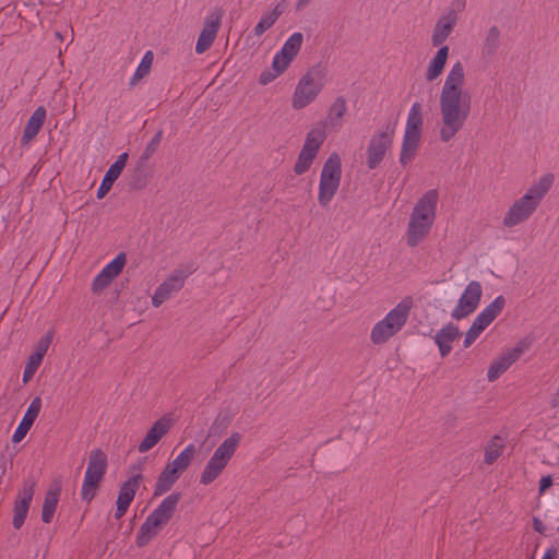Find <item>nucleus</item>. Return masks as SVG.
I'll use <instances>...</instances> for the list:
<instances>
[{
	"label": "nucleus",
	"instance_id": "obj_15",
	"mask_svg": "<svg viewBox=\"0 0 559 559\" xmlns=\"http://www.w3.org/2000/svg\"><path fill=\"white\" fill-rule=\"evenodd\" d=\"M191 267L177 269L171 272L164 281L158 285L152 296V305L159 307L173 295L178 293L185 285L186 280L192 274Z\"/></svg>",
	"mask_w": 559,
	"mask_h": 559
},
{
	"label": "nucleus",
	"instance_id": "obj_14",
	"mask_svg": "<svg viewBox=\"0 0 559 559\" xmlns=\"http://www.w3.org/2000/svg\"><path fill=\"white\" fill-rule=\"evenodd\" d=\"M483 297V286L477 281H471L463 289L455 306L451 310L453 320H463L471 316L479 306Z\"/></svg>",
	"mask_w": 559,
	"mask_h": 559
},
{
	"label": "nucleus",
	"instance_id": "obj_37",
	"mask_svg": "<svg viewBox=\"0 0 559 559\" xmlns=\"http://www.w3.org/2000/svg\"><path fill=\"white\" fill-rule=\"evenodd\" d=\"M52 341V332H47L45 335H43L38 342L36 343L34 350L31 355L38 357L40 359H44L46 353L48 352V348Z\"/></svg>",
	"mask_w": 559,
	"mask_h": 559
},
{
	"label": "nucleus",
	"instance_id": "obj_30",
	"mask_svg": "<svg viewBox=\"0 0 559 559\" xmlns=\"http://www.w3.org/2000/svg\"><path fill=\"white\" fill-rule=\"evenodd\" d=\"M195 452V444L189 443L173 461L168 462L166 466L181 476V474L191 465Z\"/></svg>",
	"mask_w": 559,
	"mask_h": 559
},
{
	"label": "nucleus",
	"instance_id": "obj_9",
	"mask_svg": "<svg viewBox=\"0 0 559 559\" xmlns=\"http://www.w3.org/2000/svg\"><path fill=\"white\" fill-rule=\"evenodd\" d=\"M304 41L301 33H293L283 44L282 48L274 55L270 69H265L259 76L261 85H269L283 75L292 62L298 56Z\"/></svg>",
	"mask_w": 559,
	"mask_h": 559
},
{
	"label": "nucleus",
	"instance_id": "obj_12",
	"mask_svg": "<svg viewBox=\"0 0 559 559\" xmlns=\"http://www.w3.org/2000/svg\"><path fill=\"white\" fill-rule=\"evenodd\" d=\"M506 306V298L497 296L490 304L474 318L469 328L464 334L463 347H471L481 333L497 319Z\"/></svg>",
	"mask_w": 559,
	"mask_h": 559
},
{
	"label": "nucleus",
	"instance_id": "obj_6",
	"mask_svg": "<svg viewBox=\"0 0 559 559\" xmlns=\"http://www.w3.org/2000/svg\"><path fill=\"white\" fill-rule=\"evenodd\" d=\"M242 436L234 431L215 448L200 472L199 481L203 486H210L217 480L229 465L240 447Z\"/></svg>",
	"mask_w": 559,
	"mask_h": 559
},
{
	"label": "nucleus",
	"instance_id": "obj_22",
	"mask_svg": "<svg viewBox=\"0 0 559 559\" xmlns=\"http://www.w3.org/2000/svg\"><path fill=\"white\" fill-rule=\"evenodd\" d=\"M222 15V11L217 10L206 17L205 24L197 40V53H203L212 46L221 26Z\"/></svg>",
	"mask_w": 559,
	"mask_h": 559
},
{
	"label": "nucleus",
	"instance_id": "obj_24",
	"mask_svg": "<svg viewBox=\"0 0 559 559\" xmlns=\"http://www.w3.org/2000/svg\"><path fill=\"white\" fill-rule=\"evenodd\" d=\"M40 408H41L40 397L33 399L32 402L29 403L22 420L20 421L19 426L16 427V429L12 436V441L14 443H19L20 441H22L25 438V436L32 428L34 421L36 420V418L40 412Z\"/></svg>",
	"mask_w": 559,
	"mask_h": 559
},
{
	"label": "nucleus",
	"instance_id": "obj_19",
	"mask_svg": "<svg viewBox=\"0 0 559 559\" xmlns=\"http://www.w3.org/2000/svg\"><path fill=\"white\" fill-rule=\"evenodd\" d=\"M174 420L170 416H163L157 419L147 430L138 445L140 453H146L153 449L171 429Z\"/></svg>",
	"mask_w": 559,
	"mask_h": 559
},
{
	"label": "nucleus",
	"instance_id": "obj_33",
	"mask_svg": "<svg viewBox=\"0 0 559 559\" xmlns=\"http://www.w3.org/2000/svg\"><path fill=\"white\" fill-rule=\"evenodd\" d=\"M162 531L152 520L147 516L138 530L135 543L139 547L150 544Z\"/></svg>",
	"mask_w": 559,
	"mask_h": 559
},
{
	"label": "nucleus",
	"instance_id": "obj_13",
	"mask_svg": "<svg viewBox=\"0 0 559 559\" xmlns=\"http://www.w3.org/2000/svg\"><path fill=\"white\" fill-rule=\"evenodd\" d=\"M394 127L377 130L369 139L366 147V165L369 169L378 168L391 151L394 142Z\"/></svg>",
	"mask_w": 559,
	"mask_h": 559
},
{
	"label": "nucleus",
	"instance_id": "obj_36",
	"mask_svg": "<svg viewBox=\"0 0 559 559\" xmlns=\"http://www.w3.org/2000/svg\"><path fill=\"white\" fill-rule=\"evenodd\" d=\"M41 362L43 359L35 357L33 355L28 356L23 370V383H28L33 379L34 374L38 370Z\"/></svg>",
	"mask_w": 559,
	"mask_h": 559
},
{
	"label": "nucleus",
	"instance_id": "obj_7",
	"mask_svg": "<svg viewBox=\"0 0 559 559\" xmlns=\"http://www.w3.org/2000/svg\"><path fill=\"white\" fill-rule=\"evenodd\" d=\"M326 84V74L322 69L312 68L297 81L290 97L294 110H302L310 106L322 93Z\"/></svg>",
	"mask_w": 559,
	"mask_h": 559
},
{
	"label": "nucleus",
	"instance_id": "obj_32",
	"mask_svg": "<svg viewBox=\"0 0 559 559\" xmlns=\"http://www.w3.org/2000/svg\"><path fill=\"white\" fill-rule=\"evenodd\" d=\"M180 478V475L168 468L166 465L157 477L154 486V496L158 497L171 489Z\"/></svg>",
	"mask_w": 559,
	"mask_h": 559
},
{
	"label": "nucleus",
	"instance_id": "obj_8",
	"mask_svg": "<svg viewBox=\"0 0 559 559\" xmlns=\"http://www.w3.org/2000/svg\"><path fill=\"white\" fill-rule=\"evenodd\" d=\"M343 175V160L337 152H331L324 159L318 183L317 200L321 206H326L336 195Z\"/></svg>",
	"mask_w": 559,
	"mask_h": 559
},
{
	"label": "nucleus",
	"instance_id": "obj_11",
	"mask_svg": "<svg viewBox=\"0 0 559 559\" xmlns=\"http://www.w3.org/2000/svg\"><path fill=\"white\" fill-rule=\"evenodd\" d=\"M108 467V459L104 451L95 449L88 455L87 466L81 488V497L91 502L96 496Z\"/></svg>",
	"mask_w": 559,
	"mask_h": 559
},
{
	"label": "nucleus",
	"instance_id": "obj_41",
	"mask_svg": "<svg viewBox=\"0 0 559 559\" xmlns=\"http://www.w3.org/2000/svg\"><path fill=\"white\" fill-rule=\"evenodd\" d=\"M557 558V549L556 548H549L545 551L543 557L540 559H556Z\"/></svg>",
	"mask_w": 559,
	"mask_h": 559
},
{
	"label": "nucleus",
	"instance_id": "obj_34",
	"mask_svg": "<svg viewBox=\"0 0 559 559\" xmlns=\"http://www.w3.org/2000/svg\"><path fill=\"white\" fill-rule=\"evenodd\" d=\"M506 442L500 436L492 437L486 444L484 451V461L490 465L495 463L503 453Z\"/></svg>",
	"mask_w": 559,
	"mask_h": 559
},
{
	"label": "nucleus",
	"instance_id": "obj_43",
	"mask_svg": "<svg viewBox=\"0 0 559 559\" xmlns=\"http://www.w3.org/2000/svg\"><path fill=\"white\" fill-rule=\"evenodd\" d=\"M160 138H162V132H158L154 139H153V143L154 144H157L159 141H160Z\"/></svg>",
	"mask_w": 559,
	"mask_h": 559
},
{
	"label": "nucleus",
	"instance_id": "obj_5",
	"mask_svg": "<svg viewBox=\"0 0 559 559\" xmlns=\"http://www.w3.org/2000/svg\"><path fill=\"white\" fill-rule=\"evenodd\" d=\"M413 308V299L404 297L385 316L377 321L370 330V342L380 346L386 344L406 325Z\"/></svg>",
	"mask_w": 559,
	"mask_h": 559
},
{
	"label": "nucleus",
	"instance_id": "obj_17",
	"mask_svg": "<svg viewBox=\"0 0 559 559\" xmlns=\"http://www.w3.org/2000/svg\"><path fill=\"white\" fill-rule=\"evenodd\" d=\"M124 253H119L108 262L94 277L91 289L94 294H100L119 276L126 265Z\"/></svg>",
	"mask_w": 559,
	"mask_h": 559
},
{
	"label": "nucleus",
	"instance_id": "obj_21",
	"mask_svg": "<svg viewBox=\"0 0 559 559\" xmlns=\"http://www.w3.org/2000/svg\"><path fill=\"white\" fill-rule=\"evenodd\" d=\"M457 24V13L453 9L445 10L437 20L431 33V44L442 46Z\"/></svg>",
	"mask_w": 559,
	"mask_h": 559
},
{
	"label": "nucleus",
	"instance_id": "obj_26",
	"mask_svg": "<svg viewBox=\"0 0 559 559\" xmlns=\"http://www.w3.org/2000/svg\"><path fill=\"white\" fill-rule=\"evenodd\" d=\"M449 52V47L447 45H442L429 59L425 69V79L428 82H433L441 76L448 62Z\"/></svg>",
	"mask_w": 559,
	"mask_h": 559
},
{
	"label": "nucleus",
	"instance_id": "obj_25",
	"mask_svg": "<svg viewBox=\"0 0 559 559\" xmlns=\"http://www.w3.org/2000/svg\"><path fill=\"white\" fill-rule=\"evenodd\" d=\"M461 335L459 326L453 323H448L442 326L433 335V341L438 346L441 357H447L452 350V344Z\"/></svg>",
	"mask_w": 559,
	"mask_h": 559
},
{
	"label": "nucleus",
	"instance_id": "obj_39",
	"mask_svg": "<svg viewBox=\"0 0 559 559\" xmlns=\"http://www.w3.org/2000/svg\"><path fill=\"white\" fill-rule=\"evenodd\" d=\"M499 41V31L496 27H491L486 36L485 44L490 48H496Z\"/></svg>",
	"mask_w": 559,
	"mask_h": 559
},
{
	"label": "nucleus",
	"instance_id": "obj_3",
	"mask_svg": "<svg viewBox=\"0 0 559 559\" xmlns=\"http://www.w3.org/2000/svg\"><path fill=\"white\" fill-rule=\"evenodd\" d=\"M440 193L438 189H429L420 194L409 214L405 239L408 246L415 247L430 234L437 218Z\"/></svg>",
	"mask_w": 559,
	"mask_h": 559
},
{
	"label": "nucleus",
	"instance_id": "obj_2",
	"mask_svg": "<svg viewBox=\"0 0 559 559\" xmlns=\"http://www.w3.org/2000/svg\"><path fill=\"white\" fill-rule=\"evenodd\" d=\"M555 177L547 173L535 179L507 209L502 217L504 228L511 229L527 222L538 210L554 185Z\"/></svg>",
	"mask_w": 559,
	"mask_h": 559
},
{
	"label": "nucleus",
	"instance_id": "obj_42",
	"mask_svg": "<svg viewBox=\"0 0 559 559\" xmlns=\"http://www.w3.org/2000/svg\"><path fill=\"white\" fill-rule=\"evenodd\" d=\"M533 525H534V530L538 533H544L545 532V526L543 524V522L538 519H534V522H533Z\"/></svg>",
	"mask_w": 559,
	"mask_h": 559
},
{
	"label": "nucleus",
	"instance_id": "obj_44",
	"mask_svg": "<svg viewBox=\"0 0 559 559\" xmlns=\"http://www.w3.org/2000/svg\"><path fill=\"white\" fill-rule=\"evenodd\" d=\"M308 2H309V0H299V1H298V8H302V7H304V5H306Z\"/></svg>",
	"mask_w": 559,
	"mask_h": 559
},
{
	"label": "nucleus",
	"instance_id": "obj_29",
	"mask_svg": "<svg viewBox=\"0 0 559 559\" xmlns=\"http://www.w3.org/2000/svg\"><path fill=\"white\" fill-rule=\"evenodd\" d=\"M47 117V111L44 107H38L29 117L22 136V142L24 144L31 142L40 131L45 120Z\"/></svg>",
	"mask_w": 559,
	"mask_h": 559
},
{
	"label": "nucleus",
	"instance_id": "obj_16",
	"mask_svg": "<svg viewBox=\"0 0 559 559\" xmlns=\"http://www.w3.org/2000/svg\"><path fill=\"white\" fill-rule=\"evenodd\" d=\"M524 350L525 346L522 343L504 349L489 364L486 374L487 380L493 382L499 379L523 355Z\"/></svg>",
	"mask_w": 559,
	"mask_h": 559
},
{
	"label": "nucleus",
	"instance_id": "obj_28",
	"mask_svg": "<svg viewBox=\"0 0 559 559\" xmlns=\"http://www.w3.org/2000/svg\"><path fill=\"white\" fill-rule=\"evenodd\" d=\"M346 110L347 106L345 99L342 97L336 98L329 108L325 121L319 122L318 124H323L326 133L328 129L337 130L343 124Z\"/></svg>",
	"mask_w": 559,
	"mask_h": 559
},
{
	"label": "nucleus",
	"instance_id": "obj_23",
	"mask_svg": "<svg viewBox=\"0 0 559 559\" xmlns=\"http://www.w3.org/2000/svg\"><path fill=\"white\" fill-rule=\"evenodd\" d=\"M180 493L174 492L165 497L159 504L147 515L158 527L163 530L164 526L174 516L178 503L180 501Z\"/></svg>",
	"mask_w": 559,
	"mask_h": 559
},
{
	"label": "nucleus",
	"instance_id": "obj_40",
	"mask_svg": "<svg viewBox=\"0 0 559 559\" xmlns=\"http://www.w3.org/2000/svg\"><path fill=\"white\" fill-rule=\"evenodd\" d=\"M552 486V477L550 475L544 476L539 480L538 492L544 495L548 488Z\"/></svg>",
	"mask_w": 559,
	"mask_h": 559
},
{
	"label": "nucleus",
	"instance_id": "obj_1",
	"mask_svg": "<svg viewBox=\"0 0 559 559\" xmlns=\"http://www.w3.org/2000/svg\"><path fill=\"white\" fill-rule=\"evenodd\" d=\"M473 110V95L467 87L466 68L455 61L447 71L439 92V140L449 143L464 128Z\"/></svg>",
	"mask_w": 559,
	"mask_h": 559
},
{
	"label": "nucleus",
	"instance_id": "obj_35",
	"mask_svg": "<svg viewBox=\"0 0 559 559\" xmlns=\"http://www.w3.org/2000/svg\"><path fill=\"white\" fill-rule=\"evenodd\" d=\"M278 16H280V12H277L276 10H273L271 12L263 14L260 17L257 25L254 26V29H253L254 34L257 36H261L262 34H264L267 29H270L274 25V23L276 22Z\"/></svg>",
	"mask_w": 559,
	"mask_h": 559
},
{
	"label": "nucleus",
	"instance_id": "obj_31",
	"mask_svg": "<svg viewBox=\"0 0 559 559\" xmlns=\"http://www.w3.org/2000/svg\"><path fill=\"white\" fill-rule=\"evenodd\" d=\"M60 487L58 485L51 486L47 490L41 507V521L44 523H50L52 521L58 507Z\"/></svg>",
	"mask_w": 559,
	"mask_h": 559
},
{
	"label": "nucleus",
	"instance_id": "obj_38",
	"mask_svg": "<svg viewBox=\"0 0 559 559\" xmlns=\"http://www.w3.org/2000/svg\"><path fill=\"white\" fill-rule=\"evenodd\" d=\"M153 59H154L153 52L146 51L144 53V56L142 57V59L135 70L134 76L138 79H142L145 75H147L151 71V68L153 64Z\"/></svg>",
	"mask_w": 559,
	"mask_h": 559
},
{
	"label": "nucleus",
	"instance_id": "obj_20",
	"mask_svg": "<svg viewBox=\"0 0 559 559\" xmlns=\"http://www.w3.org/2000/svg\"><path fill=\"white\" fill-rule=\"evenodd\" d=\"M142 480L141 474H135L130 476L122 485L120 486L118 498L116 501V512L115 516L120 519L126 514L128 508L133 501L135 493L140 487Z\"/></svg>",
	"mask_w": 559,
	"mask_h": 559
},
{
	"label": "nucleus",
	"instance_id": "obj_10",
	"mask_svg": "<svg viewBox=\"0 0 559 559\" xmlns=\"http://www.w3.org/2000/svg\"><path fill=\"white\" fill-rule=\"evenodd\" d=\"M325 140L326 132L323 124H314L308 130L293 166V170L297 176H301L310 170Z\"/></svg>",
	"mask_w": 559,
	"mask_h": 559
},
{
	"label": "nucleus",
	"instance_id": "obj_27",
	"mask_svg": "<svg viewBox=\"0 0 559 559\" xmlns=\"http://www.w3.org/2000/svg\"><path fill=\"white\" fill-rule=\"evenodd\" d=\"M127 159L128 154L122 153L118 156L116 162L110 165L97 189L98 199H103L109 192L114 182L119 178L123 168L126 167Z\"/></svg>",
	"mask_w": 559,
	"mask_h": 559
},
{
	"label": "nucleus",
	"instance_id": "obj_4",
	"mask_svg": "<svg viewBox=\"0 0 559 559\" xmlns=\"http://www.w3.org/2000/svg\"><path fill=\"white\" fill-rule=\"evenodd\" d=\"M425 111L420 102L411 105L403 127L399 164L406 169L414 163L423 144Z\"/></svg>",
	"mask_w": 559,
	"mask_h": 559
},
{
	"label": "nucleus",
	"instance_id": "obj_18",
	"mask_svg": "<svg viewBox=\"0 0 559 559\" xmlns=\"http://www.w3.org/2000/svg\"><path fill=\"white\" fill-rule=\"evenodd\" d=\"M35 493V484L26 483L19 490L13 503L12 525L19 530L24 524Z\"/></svg>",
	"mask_w": 559,
	"mask_h": 559
}]
</instances>
